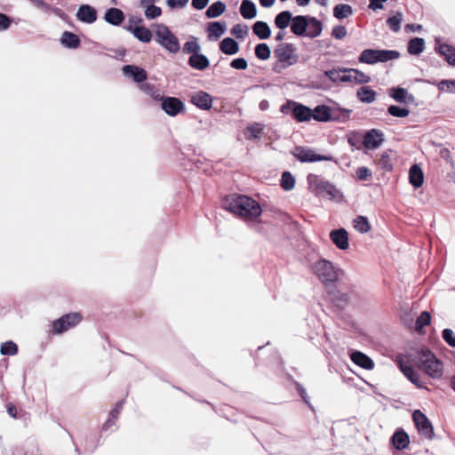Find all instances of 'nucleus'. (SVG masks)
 I'll return each mask as SVG.
<instances>
[{
	"label": "nucleus",
	"instance_id": "nucleus-37",
	"mask_svg": "<svg viewBox=\"0 0 455 455\" xmlns=\"http://www.w3.org/2000/svg\"><path fill=\"white\" fill-rule=\"evenodd\" d=\"M425 47V41L422 38H413L409 42L408 52L413 55L421 53Z\"/></svg>",
	"mask_w": 455,
	"mask_h": 455
},
{
	"label": "nucleus",
	"instance_id": "nucleus-17",
	"mask_svg": "<svg viewBox=\"0 0 455 455\" xmlns=\"http://www.w3.org/2000/svg\"><path fill=\"white\" fill-rule=\"evenodd\" d=\"M162 108L169 116H176L183 108V104L176 98H167L164 100Z\"/></svg>",
	"mask_w": 455,
	"mask_h": 455
},
{
	"label": "nucleus",
	"instance_id": "nucleus-49",
	"mask_svg": "<svg viewBox=\"0 0 455 455\" xmlns=\"http://www.w3.org/2000/svg\"><path fill=\"white\" fill-rule=\"evenodd\" d=\"M403 20V14L401 12L396 13L395 16L390 17L387 20V24L389 28L394 31H398L400 29V25Z\"/></svg>",
	"mask_w": 455,
	"mask_h": 455
},
{
	"label": "nucleus",
	"instance_id": "nucleus-6",
	"mask_svg": "<svg viewBox=\"0 0 455 455\" xmlns=\"http://www.w3.org/2000/svg\"><path fill=\"white\" fill-rule=\"evenodd\" d=\"M315 274L323 283H333L338 280L340 270L331 261L319 259L313 265Z\"/></svg>",
	"mask_w": 455,
	"mask_h": 455
},
{
	"label": "nucleus",
	"instance_id": "nucleus-11",
	"mask_svg": "<svg viewBox=\"0 0 455 455\" xmlns=\"http://www.w3.org/2000/svg\"><path fill=\"white\" fill-rule=\"evenodd\" d=\"M81 321V316L77 313L66 315L53 323V329L56 333H61L69 328L76 326Z\"/></svg>",
	"mask_w": 455,
	"mask_h": 455
},
{
	"label": "nucleus",
	"instance_id": "nucleus-36",
	"mask_svg": "<svg viewBox=\"0 0 455 455\" xmlns=\"http://www.w3.org/2000/svg\"><path fill=\"white\" fill-rule=\"evenodd\" d=\"M226 10V5L221 1L213 3L206 11L208 18H217L220 16Z\"/></svg>",
	"mask_w": 455,
	"mask_h": 455
},
{
	"label": "nucleus",
	"instance_id": "nucleus-25",
	"mask_svg": "<svg viewBox=\"0 0 455 455\" xmlns=\"http://www.w3.org/2000/svg\"><path fill=\"white\" fill-rule=\"evenodd\" d=\"M241 15L247 20H251L257 15L256 5L251 0H243L240 6Z\"/></svg>",
	"mask_w": 455,
	"mask_h": 455
},
{
	"label": "nucleus",
	"instance_id": "nucleus-27",
	"mask_svg": "<svg viewBox=\"0 0 455 455\" xmlns=\"http://www.w3.org/2000/svg\"><path fill=\"white\" fill-rule=\"evenodd\" d=\"M313 111L312 119H315L318 122H327L331 119V109L329 107L322 105L317 106Z\"/></svg>",
	"mask_w": 455,
	"mask_h": 455
},
{
	"label": "nucleus",
	"instance_id": "nucleus-26",
	"mask_svg": "<svg viewBox=\"0 0 455 455\" xmlns=\"http://www.w3.org/2000/svg\"><path fill=\"white\" fill-rule=\"evenodd\" d=\"M220 49L225 54L234 55L238 52L239 45L233 38L227 37L220 42Z\"/></svg>",
	"mask_w": 455,
	"mask_h": 455
},
{
	"label": "nucleus",
	"instance_id": "nucleus-29",
	"mask_svg": "<svg viewBox=\"0 0 455 455\" xmlns=\"http://www.w3.org/2000/svg\"><path fill=\"white\" fill-rule=\"evenodd\" d=\"M389 95L398 102L406 103L412 101L413 97L408 93V91L404 88H391Z\"/></svg>",
	"mask_w": 455,
	"mask_h": 455
},
{
	"label": "nucleus",
	"instance_id": "nucleus-48",
	"mask_svg": "<svg viewBox=\"0 0 455 455\" xmlns=\"http://www.w3.org/2000/svg\"><path fill=\"white\" fill-rule=\"evenodd\" d=\"M145 16L148 20H153L159 17L162 14V10L160 7L156 6L155 4L145 7Z\"/></svg>",
	"mask_w": 455,
	"mask_h": 455
},
{
	"label": "nucleus",
	"instance_id": "nucleus-57",
	"mask_svg": "<svg viewBox=\"0 0 455 455\" xmlns=\"http://www.w3.org/2000/svg\"><path fill=\"white\" fill-rule=\"evenodd\" d=\"M189 0H166L167 5L173 8H183L185 7Z\"/></svg>",
	"mask_w": 455,
	"mask_h": 455
},
{
	"label": "nucleus",
	"instance_id": "nucleus-55",
	"mask_svg": "<svg viewBox=\"0 0 455 455\" xmlns=\"http://www.w3.org/2000/svg\"><path fill=\"white\" fill-rule=\"evenodd\" d=\"M230 66L235 69L244 70L247 68L248 64L245 59L238 58L233 60L230 63Z\"/></svg>",
	"mask_w": 455,
	"mask_h": 455
},
{
	"label": "nucleus",
	"instance_id": "nucleus-32",
	"mask_svg": "<svg viewBox=\"0 0 455 455\" xmlns=\"http://www.w3.org/2000/svg\"><path fill=\"white\" fill-rule=\"evenodd\" d=\"M209 38L217 40L226 31V24L219 21L212 22L209 25Z\"/></svg>",
	"mask_w": 455,
	"mask_h": 455
},
{
	"label": "nucleus",
	"instance_id": "nucleus-44",
	"mask_svg": "<svg viewBox=\"0 0 455 455\" xmlns=\"http://www.w3.org/2000/svg\"><path fill=\"white\" fill-rule=\"evenodd\" d=\"M201 47L196 38L191 39L184 44L183 52L185 53L197 54Z\"/></svg>",
	"mask_w": 455,
	"mask_h": 455
},
{
	"label": "nucleus",
	"instance_id": "nucleus-64",
	"mask_svg": "<svg viewBox=\"0 0 455 455\" xmlns=\"http://www.w3.org/2000/svg\"><path fill=\"white\" fill-rule=\"evenodd\" d=\"M310 0H296L299 6H305L309 3Z\"/></svg>",
	"mask_w": 455,
	"mask_h": 455
},
{
	"label": "nucleus",
	"instance_id": "nucleus-35",
	"mask_svg": "<svg viewBox=\"0 0 455 455\" xmlns=\"http://www.w3.org/2000/svg\"><path fill=\"white\" fill-rule=\"evenodd\" d=\"M292 20L291 13L289 11H283L277 14L275 19V26L280 29L286 28Z\"/></svg>",
	"mask_w": 455,
	"mask_h": 455
},
{
	"label": "nucleus",
	"instance_id": "nucleus-14",
	"mask_svg": "<svg viewBox=\"0 0 455 455\" xmlns=\"http://www.w3.org/2000/svg\"><path fill=\"white\" fill-rule=\"evenodd\" d=\"M289 105L292 106V116L298 122H307L312 119L311 108L295 102H290Z\"/></svg>",
	"mask_w": 455,
	"mask_h": 455
},
{
	"label": "nucleus",
	"instance_id": "nucleus-2",
	"mask_svg": "<svg viewBox=\"0 0 455 455\" xmlns=\"http://www.w3.org/2000/svg\"><path fill=\"white\" fill-rule=\"evenodd\" d=\"M411 362L431 378L439 379L443 375V363L427 349H420Z\"/></svg>",
	"mask_w": 455,
	"mask_h": 455
},
{
	"label": "nucleus",
	"instance_id": "nucleus-53",
	"mask_svg": "<svg viewBox=\"0 0 455 455\" xmlns=\"http://www.w3.org/2000/svg\"><path fill=\"white\" fill-rule=\"evenodd\" d=\"M355 175L359 180H367L371 177V172L369 168L362 166L357 168Z\"/></svg>",
	"mask_w": 455,
	"mask_h": 455
},
{
	"label": "nucleus",
	"instance_id": "nucleus-38",
	"mask_svg": "<svg viewBox=\"0 0 455 455\" xmlns=\"http://www.w3.org/2000/svg\"><path fill=\"white\" fill-rule=\"evenodd\" d=\"M439 53L451 64L455 65V48L448 44L439 46Z\"/></svg>",
	"mask_w": 455,
	"mask_h": 455
},
{
	"label": "nucleus",
	"instance_id": "nucleus-46",
	"mask_svg": "<svg viewBox=\"0 0 455 455\" xmlns=\"http://www.w3.org/2000/svg\"><path fill=\"white\" fill-rule=\"evenodd\" d=\"M281 184L284 190H291L295 186V179L290 172H284L282 176Z\"/></svg>",
	"mask_w": 455,
	"mask_h": 455
},
{
	"label": "nucleus",
	"instance_id": "nucleus-20",
	"mask_svg": "<svg viewBox=\"0 0 455 455\" xmlns=\"http://www.w3.org/2000/svg\"><path fill=\"white\" fill-rule=\"evenodd\" d=\"M76 17L83 22L92 23L96 20L97 14L90 5H82L77 11Z\"/></svg>",
	"mask_w": 455,
	"mask_h": 455
},
{
	"label": "nucleus",
	"instance_id": "nucleus-23",
	"mask_svg": "<svg viewBox=\"0 0 455 455\" xmlns=\"http://www.w3.org/2000/svg\"><path fill=\"white\" fill-rule=\"evenodd\" d=\"M188 64L195 69L204 70L209 67L210 62L206 56L197 53L190 56Z\"/></svg>",
	"mask_w": 455,
	"mask_h": 455
},
{
	"label": "nucleus",
	"instance_id": "nucleus-34",
	"mask_svg": "<svg viewBox=\"0 0 455 455\" xmlns=\"http://www.w3.org/2000/svg\"><path fill=\"white\" fill-rule=\"evenodd\" d=\"M264 126L260 124H253L249 125L245 132L244 136L247 140H256L259 139L261 137V134L263 132Z\"/></svg>",
	"mask_w": 455,
	"mask_h": 455
},
{
	"label": "nucleus",
	"instance_id": "nucleus-47",
	"mask_svg": "<svg viewBox=\"0 0 455 455\" xmlns=\"http://www.w3.org/2000/svg\"><path fill=\"white\" fill-rule=\"evenodd\" d=\"M0 351L2 355H13L17 354L18 347L12 341H7L1 346Z\"/></svg>",
	"mask_w": 455,
	"mask_h": 455
},
{
	"label": "nucleus",
	"instance_id": "nucleus-8",
	"mask_svg": "<svg viewBox=\"0 0 455 455\" xmlns=\"http://www.w3.org/2000/svg\"><path fill=\"white\" fill-rule=\"evenodd\" d=\"M294 156L302 163H313L319 161H331V156H323L317 154L311 148L298 147L293 151Z\"/></svg>",
	"mask_w": 455,
	"mask_h": 455
},
{
	"label": "nucleus",
	"instance_id": "nucleus-58",
	"mask_svg": "<svg viewBox=\"0 0 455 455\" xmlns=\"http://www.w3.org/2000/svg\"><path fill=\"white\" fill-rule=\"evenodd\" d=\"M291 65L287 64L286 62H282L277 60V61L273 65V70L280 74L283 72V69L287 68L288 67H291Z\"/></svg>",
	"mask_w": 455,
	"mask_h": 455
},
{
	"label": "nucleus",
	"instance_id": "nucleus-24",
	"mask_svg": "<svg viewBox=\"0 0 455 455\" xmlns=\"http://www.w3.org/2000/svg\"><path fill=\"white\" fill-rule=\"evenodd\" d=\"M124 15L120 9L110 8L105 13V20L112 25L117 26L123 22Z\"/></svg>",
	"mask_w": 455,
	"mask_h": 455
},
{
	"label": "nucleus",
	"instance_id": "nucleus-21",
	"mask_svg": "<svg viewBox=\"0 0 455 455\" xmlns=\"http://www.w3.org/2000/svg\"><path fill=\"white\" fill-rule=\"evenodd\" d=\"M409 180L410 183L415 188H419L423 185L424 175L421 168L419 165L414 164L411 167L409 172Z\"/></svg>",
	"mask_w": 455,
	"mask_h": 455
},
{
	"label": "nucleus",
	"instance_id": "nucleus-40",
	"mask_svg": "<svg viewBox=\"0 0 455 455\" xmlns=\"http://www.w3.org/2000/svg\"><path fill=\"white\" fill-rule=\"evenodd\" d=\"M353 12L352 7L348 4H338L333 9V14L337 19H345Z\"/></svg>",
	"mask_w": 455,
	"mask_h": 455
},
{
	"label": "nucleus",
	"instance_id": "nucleus-45",
	"mask_svg": "<svg viewBox=\"0 0 455 455\" xmlns=\"http://www.w3.org/2000/svg\"><path fill=\"white\" fill-rule=\"evenodd\" d=\"M248 32H249L248 26L243 25V24H236L231 29L232 35L239 39L244 38L248 35Z\"/></svg>",
	"mask_w": 455,
	"mask_h": 455
},
{
	"label": "nucleus",
	"instance_id": "nucleus-5",
	"mask_svg": "<svg viewBox=\"0 0 455 455\" xmlns=\"http://www.w3.org/2000/svg\"><path fill=\"white\" fill-rule=\"evenodd\" d=\"M309 185L312 191L319 196H328L331 200L341 201L342 192L329 181L318 179L316 176H309Z\"/></svg>",
	"mask_w": 455,
	"mask_h": 455
},
{
	"label": "nucleus",
	"instance_id": "nucleus-62",
	"mask_svg": "<svg viewBox=\"0 0 455 455\" xmlns=\"http://www.w3.org/2000/svg\"><path fill=\"white\" fill-rule=\"evenodd\" d=\"M157 0H140V6L142 8L153 5Z\"/></svg>",
	"mask_w": 455,
	"mask_h": 455
},
{
	"label": "nucleus",
	"instance_id": "nucleus-7",
	"mask_svg": "<svg viewBox=\"0 0 455 455\" xmlns=\"http://www.w3.org/2000/svg\"><path fill=\"white\" fill-rule=\"evenodd\" d=\"M398 52L387 50L366 49L362 52L359 61L361 63L375 64L379 61H387L398 57Z\"/></svg>",
	"mask_w": 455,
	"mask_h": 455
},
{
	"label": "nucleus",
	"instance_id": "nucleus-3",
	"mask_svg": "<svg viewBox=\"0 0 455 455\" xmlns=\"http://www.w3.org/2000/svg\"><path fill=\"white\" fill-rule=\"evenodd\" d=\"M324 75L332 82L363 84L371 81L370 76L355 68L331 69L325 71Z\"/></svg>",
	"mask_w": 455,
	"mask_h": 455
},
{
	"label": "nucleus",
	"instance_id": "nucleus-63",
	"mask_svg": "<svg viewBox=\"0 0 455 455\" xmlns=\"http://www.w3.org/2000/svg\"><path fill=\"white\" fill-rule=\"evenodd\" d=\"M259 3L263 7L269 8L275 4V0H259Z\"/></svg>",
	"mask_w": 455,
	"mask_h": 455
},
{
	"label": "nucleus",
	"instance_id": "nucleus-9",
	"mask_svg": "<svg viewBox=\"0 0 455 455\" xmlns=\"http://www.w3.org/2000/svg\"><path fill=\"white\" fill-rule=\"evenodd\" d=\"M275 57L282 61L290 65H294L298 62V56L295 54V47L291 44H280L274 50Z\"/></svg>",
	"mask_w": 455,
	"mask_h": 455
},
{
	"label": "nucleus",
	"instance_id": "nucleus-33",
	"mask_svg": "<svg viewBox=\"0 0 455 455\" xmlns=\"http://www.w3.org/2000/svg\"><path fill=\"white\" fill-rule=\"evenodd\" d=\"M356 95L364 103H371L376 100V92L368 86L361 87Z\"/></svg>",
	"mask_w": 455,
	"mask_h": 455
},
{
	"label": "nucleus",
	"instance_id": "nucleus-61",
	"mask_svg": "<svg viewBox=\"0 0 455 455\" xmlns=\"http://www.w3.org/2000/svg\"><path fill=\"white\" fill-rule=\"evenodd\" d=\"M405 31L407 32H416L422 29L421 25H414V24H408L404 27Z\"/></svg>",
	"mask_w": 455,
	"mask_h": 455
},
{
	"label": "nucleus",
	"instance_id": "nucleus-60",
	"mask_svg": "<svg viewBox=\"0 0 455 455\" xmlns=\"http://www.w3.org/2000/svg\"><path fill=\"white\" fill-rule=\"evenodd\" d=\"M209 0H192V5L197 10H202L208 4Z\"/></svg>",
	"mask_w": 455,
	"mask_h": 455
},
{
	"label": "nucleus",
	"instance_id": "nucleus-59",
	"mask_svg": "<svg viewBox=\"0 0 455 455\" xmlns=\"http://www.w3.org/2000/svg\"><path fill=\"white\" fill-rule=\"evenodd\" d=\"M11 24V21L9 20V18L3 14V13H0V30H5L9 28Z\"/></svg>",
	"mask_w": 455,
	"mask_h": 455
},
{
	"label": "nucleus",
	"instance_id": "nucleus-12",
	"mask_svg": "<svg viewBox=\"0 0 455 455\" xmlns=\"http://www.w3.org/2000/svg\"><path fill=\"white\" fill-rule=\"evenodd\" d=\"M330 239L339 250L345 251L349 247L348 233L345 228L331 230Z\"/></svg>",
	"mask_w": 455,
	"mask_h": 455
},
{
	"label": "nucleus",
	"instance_id": "nucleus-19",
	"mask_svg": "<svg viewBox=\"0 0 455 455\" xmlns=\"http://www.w3.org/2000/svg\"><path fill=\"white\" fill-rule=\"evenodd\" d=\"M308 23L309 18L306 16H296L292 18L291 29L295 35L302 36L308 27Z\"/></svg>",
	"mask_w": 455,
	"mask_h": 455
},
{
	"label": "nucleus",
	"instance_id": "nucleus-10",
	"mask_svg": "<svg viewBox=\"0 0 455 455\" xmlns=\"http://www.w3.org/2000/svg\"><path fill=\"white\" fill-rule=\"evenodd\" d=\"M413 420L419 433L427 439H432L434 435L433 427L426 415L420 411H416L413 413Z\"/></svg>",
	"mask_w": 455,
	"mask_h": 455
},
{
	"label": "nucleus",
	"instance_id": "nucleus-30",
	"mask_svg": "<svg viewBox=\"0 0 455 455\" xmlns=\"http://www.w3.org/2000/svg\"><path fill=\"white\" fill-rule=\"evenodd\" d=\"M253 33L259 39H267L271 35V30L267 23L264 21H257L252 27Z\"/></svg>",
	"mask_w": 455,
	"mask_h": 455
},
{
	"label": "nucleus",
	"instance_id": "nucleus-18",
	"mask_svg": "<svg viewBox=\"0 0 455 455\" xmlns=\"http://www.w3.org/2000/svg\"><path fill=\"white\" fill-rule=\"evenodd\" d=\"M350 358L356 365L365 370H372L374 368L373 361L362 352H353L350 355Z\"/></svg>",
	"mask_w": 455,
	"mask_h": 455
},
{
	"label": "nucleus",
	"instance_id": "nucleus-50",
	"mask_svg": "<svg viewBox=\"0 0 455 455\" xmlns=\"http://www.w3.org/2000/svg\"><path fill=\"white\" fill-rule=\"evenodd\" d=\"M388 113L396 117H406L410 111L407 108H402L397 106H390L388 108Z\"/></svg>",
	"mask_w": 455,
	"mask_h": 455
},
{
	"label": "nucleus",
	"instance_id": "nucleus-56",
	"mask_svg": "<svg viewBox=\"0 0 455 455\" xmlns=\"http://www.w3.org/2000/svg\"><path fill=\"white\" fill-rule=\"evenodd\" d=\"M331 35L336 39H343L347 36V29L343 26H336L333 28Z\"/></svg>",
	"mask_w": 455,
	"mask_h": 455
},
{
	"label": "nucleus",
	"instance_id": "nucleus-13",
	"mask_svg": "<svg viewBox=\"0 0 455 455\" xmlns=\"http://www.w3.org/2000/svg\"><path fill=\"white\" fill-rule=\"evenodd\" d=\"M384 141V135L381 132L372 129L366 132L363 138V145L369 149H375L380 147Z\"/></svg>",
	"mask_w": 455,
	"mask_h": 455
},
{
	"label": "nucleus",
	"instance_id": "nucleus-41",
	"mask_svg": "<svg viewBox=\"0 0 455 455\" xmlns=\"http://www.w3.org/2000/svg\"><path fill=\"white\" fill-rule=\"evenodd\" d=\"M60 40L62 44L70 48H76L79 45L78 37L75 34L70 32L63 33Z\"/></svg>",
	"mask_w": 455,
	"mask_h": 455
},
{
	"label": "nucleus",
	"instance_id": "nucleus-16",
	"mask_svg": "<svg viewBox=\"0 0 455 455\" xmlns=\"http://www.w3.org/2000/svg\"><path fill=\"white\" fill-rule=\"evenodd\" d=\"M191 101L196 107L208 110L212 106V96L204 92H197L191 97Z\"/></svg>",
	"mask_w": 455,
	"mask_h": 455
},
{
	"label": "nucleus",
	"instance_id": "nucleus-42",
	"mask_svg": "<svg viewBox=\"0 0 455 455\" xmlns=\"http://www.w3.org/2000/svg\"><path fill=\"white\" fill-rule=\"evenodd\" d=\"M309 28L307 36L309 37H316L322 32V24L319 20L315 18H309L308 27Z\"/></svg>",
	"mask_w": 455,
	"mask_h": 455
},
{
	"label": "nucleus",
	"instance_id": "nucleus-4",
	"mask_svg": "<svg viewBox=\"0 0 455 455\" xmlns=\"http://www.w3.org/2000/svg\"><path fill=\"white\" fill-rule=\"evenodd\" d=\"M156 42L170 53H177L180 50L178 37L164 24L157 23L153 26Z\"/></svg>",
	"mask_w": 455,
	"mask_h": 455
},
{
	"label": "nucleus",
	"instance_id": "nucleus-52",
	"mask_svg": "<svg viewBox=\"0 0 455 455\" xmlns=\"http://www.w3.org/2000/svg\"><path fill=\"white\" fill-rule=\"evenodd\" d=\"M430 315L428 312L424 311L418 317L416 322V328L418 330L422 329L424 326L427 325L430 323Z\"/></svg>",
	"mask_w": 455,
	"mask_h": 455
},
{
	"label": "nucleus",
	"instance_id": "nucleus-22",
	"mask_svg": "<svg viewBox=\"0 0 455 455\" xmlns=\"http://www.w3.org/2000/svg\"><path fill=\"white\" fill-rule=\"evenodd\" d=\"M123 73L125 76H131L136 82H142L147 78V73L144 69L132 65L124 66Z\"/></svg>",
	"mask_w": 455,
	"mask_h": 455
},
{
	"label": "nucleus",
	"instance_id": "nucleus-43",
	"mask_svg": "<svg viewBox=\"0 0 455 455\" xmlns=\"http://www.w3.org/2000/svg\"><path fill=\"white\" fill-rule=\"evenodd\" d=\"M270 53H271L270 48L267 44H264V43L259 44L255 47V54H256L257 58L261 60H268L270 58Z\"/></svg>",
	"mask_w": 455,
	"mask_h": 455
},
{
	"label": "nucleus",
	"instance_id": "nucleus-54",
	"mask_svg": "<svg viewBox=\"0 0 455 455\" xmlns=\"http://www.w3.org/2000/svg\"><path fill=\"white\" fill-rule=\"evenodd\" d=\"M443 339L451 347H455V333L451 329H445L443 331Z\"/></svg>",
	"mask_w": 455,
	"mask_h": 455
},
{
	"label": "nucleus",
	"instance_id": "nucleus-1",
	"mask_svg": "<svg viewBox=\"0 0 455 455\" xmlns=\"http://www.w3.org/2000/svg\"><path fill=\"white\" fill-rule=\"evenodd\" d=\"M223 204L226 210L249 220L257 219L262 212L260 205L246 196H230L225 199Z\"/></svg>",
	"mask_w": 455,
	"mask_h": 455
},
{
	"label": "nucleus",
	"instance_id": "nucleus-15",
	"mask_svg": "<svg viewBox=\"0 0 455 455\" xmlns=\"http://www.w3.org/2000/svg\"><path fill=\"white\" fill-rule=\"evenodd\" d=\"M396 362L402 372L416 386L420 387L419 375L404 361L403 356H397Z\"/></svg>",
	"mask_w": 455,
	"mask_h": 455
},
{
	"label": "nucleus",
	"instance_id": "nucleus-28",
	"mask_svg": "<svg viewBox=\"0 0 455 455\" xmlns=\"http://www.w3.org/2000/svg\"><path fill=\"white\" fill-rule=\"evenodd\" d=\"M129 30L138 40L143 43H149L152 39V32L144 26H139L134 28H130Z\"/></svg>",
	"mask_w": 455,
	"mask_h": 455
},
{
	"label": "nucleus",
	"instance_id": "nucleus-39",
	"mask_svg": "<svg viewBox=\"0 0 455 455\" xmlns=\"http://www.w3.org/2000/svg\"><path fill=\"white\" fill-rule=\"evenodd\" d=\"M409 442V436L405 432H396L393 436V443L398 450L406 448Z\"/></svg>",
	"mask_w": 455,
	"mask_h": 455
},
{
	"label": "nucleus",
	"instance_id": "nucleus-51",
	"mask_svg": "<svg viewBox=\"0 0 455 455\" xmlns=\"http://www.w3.org/2000/svg\"><path fill=\"white\" fill-rule=\"evenodd\" d=\"M438 87L441 91L455 93V80H443L439 83Z\"/></svg>",
	"mask_w": 455,
	"mask_h": 455
},
{
	"label": "nucleus",
	"instance_id": "nucleus-31",
	"mask_svg": "<svg viewBox=\"0 0 455 455\" xmlns=\"http://www.w3.org/2000/svg\"><path fill=\"white\" fill-rule=\"evenodd\" d=\"M353 228L361 234H366L371 230V224L364 216H357L353 220Z\"/></svg>",
	"mask_w": 455,
	"mask_h": 455
}]
</instances>
